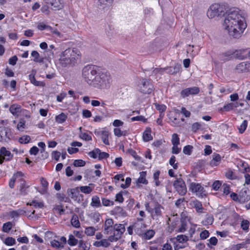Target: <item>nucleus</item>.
I'll use <instances>...</instances> for the list:
<instances>
[{"instance_id": "1", "label": "nucleus", "mask_w": 250, "mask_h": 250, "mask_svg": "<svg viewBox=\"0 0 250 250\" xmlns=\"http://www.w3.org/2000/svg\"><path fill=\"white\" fill-rule=\"evenodd\" d=\"M82 76L88 84L98 89L105 88L110 84L109 74L96 65L85 66L82 70Z\"/></svg>"}, {"instance_id": "2", "label": "nucleus", "mask_w": 250, "mask_h": 250, "mask_svg": "<svg viewBox=\"0 0 250 250\" xmlns=\"http://www.w3.org/2000/svg\"><path fill=\"white\" fill-rule=\"evenodd\" d=\"M223 26L230 36L238 39L241 37L247 24L244 18L237 10L231 11L226 17Z\"/></svg>"}, {"instance_id": "3", "label": "nucleus", "mask_w": 250, "mask_h": 250, "mask_svg": "<svg viewBox=\"0 0 250 250\" xmlns=\"http://www.w3.org/2000/svg\"><path fill=\"white\" fill-rule=\"evenodd\" d=\"M81 57V52L77 48H68L59 55L57 65L62 68L74 66Z\"/></svg>"}, {"instance_id": "4", "label": "nucleus", "mask_w": 250, "mask_h": 250, "mask_svg": "<svg viewBox=\"0 0 250 250\" xmlns=\"http://www.w3.org/2000/svg\"><path fill=\"white\" fill-rule=\"evenodd\" d=\"M173 186L177 192L182 196L185 195L187 192V188L184 181L181 178H177L174 182Z\"/></svg>"}, {"instance_id": "5", "label": "nucleus", "mask_w": 250, "mask_h": 250, "mask_svg": "<svg viewBox=\"0 0 250 250\" xmlns=\"http://www.w3.org/2000/svg\"><path fill=\"white\" fill-rule=\"evenodd\" d=\"M139 90L144 94H150L153 90V85L147 80L143 79L139 85Z\"/></svg>"}, {"instance_id": "6", "label": "nucleus", "mask_w": 250, "mask_h": 250, "mask_svg": "<svg viewBox=\"0 0 250 250\" xmlns=\"http://www.w3.org/2000/svg\"><path fill=\"white\" fill-rule=\"evenodd\" d=\"M173 240H175L177 242L182 244V245H176L174 246L175 250H178L180 249H184L187 246V242L189 240V237L183 234L178 235L176 237L173 238Z\"/></svg>"}, {"instance_id": "7", "label": "nucleus", "mask_w": 250, "mask_h": 250, "mask_svg": "<svg viewBox=\"0 0 250 250\" xmlns=\"http://www.w3.org/2000/svg\"><path fill=\"white\" fill-rule=\"evenodd\" d=\"M222 8L218 4L211 5L207 12V16L209 19H213L221 15Z\"/></svg>"}, {"instance_id": "8", "label": "nucleus", "mask_w": 250, "mask_h": 250, "mask_svg": "<svg viewBox=\"0 0 250 250\" xmlns=\"http://www.w3.org/2000/svg\"><path fill=\"white\" fill-rule=\"evenodd\" d=\"M143 218H138L137 221L133 225V228L136 234L142 235L146 231V225L143 223Z\"/></svg>"}, {"instance_id": "9", "label": "nucleus", "mask_w": 250, "mask_h": 250, "mask_svg": "<svg viewBox=\"0 0 250 250\" xmlns=\"http://www.w3.org/2000/svg\"><path fill=\"white\" fill-rule=\"evenodd\" d=\"M230 55H232L233 56L239 60H243L250 57V49L246 48L236 50L232 54H229V56Z\"/></svg>"}, {"instance_id": "10", "label": "nucleus", "mask_w": 250, "mask_h": 250, "mask_svg": "<svg viewBox=\"0 0 250 250\" xmlns=\"http://www.w3.org/2000/svg\"><path fill=\"white\" fill-rule=\"evenodd\" d=\"M67 194L69 197L74 201L80 203L83 198V195L80 194L78 191V188H69L67 190Z\"/></svg>"}, {"instance_id": "11", "label": "nucleus", "mask_w": 250, "mask_h": 250, "mask_svg": "<svg viewBox=\"0 0 250 250\" xmlns=\"http://www.w3.org/2000/svg\"><path fill=\"white\" fill-rule=\"evenodd\" d=\"M13 158V154L5 147L2 146L0 148V164H2L4 161H11Z\"/></svg>"}, {"instance_id": "12", "label": "nucleus", "mask_w": 250, "mask_h": 250, "mask_svg": "<svg viewBox=\"0 0 250 250\" xmlns=\"http://www.w3.org/2000/svg\"><path fill=\"white\" fill-rule=\"evenodd\" d=\"M189 190L198 195L202 196L203 195H205V190L204 187L199 183H191L189 185Z\"/></svg>"}, {"instance_id": "13", "label": "nucleus", "mask_w": 250, "mask_h": 250, "mask_svg": "<svg viewBox=\"0 0 250 250\" xmlns=\"http://www.w3.org/2000/svg\"><path fill=\"white\" fill-rule=\"evenodd\" d=\"M199 92L200 89L198 87L193 86L182 90L180 92V95L182 98H185L189 95H197Z\"/></svg>"}, {"instance_id": "14", "label": "nucleus", "mask_w": 250, "mask_h": 250, "mask_svg": "<svg viewBox=\"0 0 250 250\" xmlns=\"http://www.w3.org/2000/svg\"><path fill=\"white\" fill-rule=\"evenodd\" d=\"M113 220L111 218L107 219L104 225V233L105 234H111L113 232V228L114 227Z\"/></svg>"}, {"instance_id": "15", "label": "nucleus", "mask_w": 250, "mask_h": 250, "mask_svg": "<svg viewBox=\"0 0 250 250\" xmlns=\"http://www.w3.org/2000/svg\"><path fill=\"white\" fill-rule=\"evenodd\" d=\"M46 3L52 6L51 9L53 10H59L63 7L62 0H48Z\"/></svg>"}, {"instance_id": "16", "label": "nucleus", "mask_w": 250, "mask_h": 250, "mask_svg": "<svg viewBox=\"0 0 250 250\" xmlns=\"http://www.w3.org/2000/svg\"><path fill=\"white\" fill-rule=\"evenodd\" d=\"M163 209V208L161 205L157 204L155 207L152 208V211L150 213L152 218L154 219H157L158 217L161 216L162 214Z\"/></svg>"}, {"instance_id": "17", "label": "nucleus", "mask_w": 250, "mask_h": 250, "mask_svg": "<svg viewBox=\"0 0 250 250\" xmlns=\"http://www.w3.org/2000/svg\"><path fill=\"white\" fill-rule=\"evenodd\" d=\"M125 229L124 225L121 224H116L114 225L113 232L118 238H121L122 234L125 231Z\"/></svg>"}, {"instance_id": "18", "label": "nucleus", "mask_w": 250, "mask_h": 250, "mask_svg": "<svg viewBox=\"0 0 250 250\" xmlns=\"http://www.w3.org/2000/svg\"><path fill=\"white\" fill-rule=\"evenodd\" d=\"M249 62H242L237 65L235 69L238 73L245 71H250V66L248 65Z\"/></svg>"}, {"instance_id": "19", "label": "nucleus", "mask_w": 250, "mask_h": 250, "mask_svg": "<svg viewBox=\"0 0 250 250\" xmlns=\"http://www.w3.org/2000/svg\"><path fill=\"white\" fill-rule=\"evenodd\" d=\"M10 112L15 116L18 117L22 111L21 106L18 104H13L9 108Z\"/></svg>"}, {"instance_id": "20", "label": "nucleus", "mask_w": 250, "mask_h": 250, "mask_svg": "<svg viewBox=\"0 0 250 250\" xmlns=\"http://www.w3.org/2000/svg\"><path fill=\"white\" fill-rule=\"evenodd\" d=\"M221 160V156L217 153H213L212 155V159L210 162V165L211 167H215L218 166Z\"/></svg>"}, {"instance_id": "21", "label": "nucleus", "mask_w": 250, "mask_h": 250, "mask_svg": "<svg viewBox=\"0 0 250 250\" xmlns=\"http://www.w3.org/2000/svg\"><path fill=\"white\" fill-rule=\"evenodd\" d=\"M93 245L96 247H103L104 248H107L110 245V243L107 239H103L100 241L95 242Z\"/></svg>"}, {"instance_id": "22", "label": "nucleus", "mask_w": 250, "mask_h": 250, "mask_svg": "<svg viewBox=\"0 0 250 250\" xmlns=\"http://www.w3.org/2000/svg\"><path fill=\"white\" fill-rule=\"evenodd\" d=\"M90 206L95 208H100L102 206L100 198L97 196H94L92 197Z\"/></svg>"}, {"instance_id": "23", "label": "nucleus", "mask_w": 250, "mask_h": 250, "mask_svg": "<svg viewBox=\"0 0 250 250\" xmlns=\"http://www.w3.org/2000/svg\"><path fill=\"white\" fill-rule=\"evenodd\" d=\"M109 135V132L106 130H103L100 133V136L103 142L106 145H109V142L108 141Z\"/></svg>"}, {"instance_id": "24", "label": "nucleus", "mask_w": 250, "mask_h": 250, "mask_svg": "<svg viewBox=\"0 0 250 250\" xmlns=\"http://www.w3.org/2000/svg\"><path fill=\"white\" fill-rule=\"evenodd\" d=\"M151 129L150 128H147L143 133V138L145 142H148L152 140L153 138L151 135Z\"/></svg>"}, {"instance_id": "25", "label": "nucleus", "mask_w": 250, "mask_h": 250, "mask_svg": "<svg viewBox=\"0 0 250 250\" xmlns=\"http://www.w3.org/2000/svg\"><path fill=\"white\" fill-rule=\"evenodd\" d=\"M214 221V218L212 215L207 214L206 218L202 221V224L203 225L207 226L212 224Z\"/></svg>"}, {"instance_id": "26", "label": "nucleus", "mask_w": 250, "mask_h": 250, "mask_svg": "<svg viewBox=\"0 0 250 250\" xmlns=\"http://www.w3.org/2000/svg\"><path fill=\"white\" fill-rule=\"evenodd\" d=\"M71 224L72 226L76 228L80 227V223L79 220L78 216L76 214H73L71 219Z\"/></svg>"}, {"instance_id": "27", "label": "nucleus", "mask_w": 250, "mask_h": 250, "mask_svg": "<svg viewBox=\"0 0 250 250\" xmlns=\"http://www.w3.org/2000/svg\"><path fill=\"white\" fill-rule=\"evenodd\" d=\"M31 56L34 58L33 61L35 62L42 63L43 62V58L40 57L39 53L36 51H33L31 52Z\"/></svg>"}, {"instance_id": "28", "label": "nucleus", "mask_w": 250, "mask_h": 250, "mask_svg": "<svg viewBox=\"0 0 250 250\" xmlns=\"http://www.w3.org/2000/svg\"><path fill=\"white\" fill-rule=\"evenodd\" d=\"M89 186H94V184L91 183L89 184L88 186H81L79 188L80 190L82 192H83L85 194H89L92 191L93 189V188L90 187Z\"/></svg>"}, {"instance_id": "29", "label": "nucleus", "mask_w": 250, "mask_h": 250, "mask_svg": "<svg viewBox=\"0 0 250 250\" xmlns=\"http://www.w3.org/2000/svg\"><path fill=\"white\" fill-rule=\"evenodd\" d=\"M67 118L66 115H65L64 113H62L61 114L57 115L55 117L56 122L58 124H62L65 122Z\"/></svg>"}, {"instance_id": "30", "label": "nucleus", "mask_w": 250, "mask_h": 250, "mask_svg": "<svg viewBox=\"0 0 250 250\" xmlns=\"http://www.w3.org/2000/svg\"><path fill=\"white\" fill-rule=\"evenodd\" d=\"M146 172L142 171L140 173V177L137 180V183L146 185L148 183L146 179Z\"/></svg>"}, {"instance_id": "31", "label": "nucleus", "mask_w": 250, "mask_h": 250, "mask_svg": "<svg viewBox=\"0 0 250 250\" xmlns=\"http://www.w3.org/2000/svg\"><path fill=\"white\" fill-rule=\"evenodd\" d=\"M193 205L197 212L201 213L203 212V208L200 202L197 200L194 201H193Z\"/></svg>"}, {"instance_id": "32", "label": "nucleus", "mask_w": 250, "mask_h": 250, "mask_svg": "<svg viewBox=\"0 0 250 250\" xmlns=\"http://www.w3.org/2000/svg\"><path fill=\"white\" fill-rule=\"evenodd\" d=\"M8 138L7 129L5 128H0V142L5 141Z\"/></svg>"}, {"instance_id": "33", "label": "nucleus", "mask_w": 250, "mask_h": 250, "mask_svg": "<svg viewBox=\"0 0 250 250\" xmlns=\"http://www.w3.org/2000/svg\"><path fill=\"white\" fill-rule=\"evenodd\" d=\"M221 190L225 195H228L230 192V186L227 184H224L221 187Z\"/></svg>"}, {"instance_id": "34", "label": "nucleus", "mask_w": 250, "mask_h": 250, "mask_svg": "<svg viewBox=\"0 0 250 250\" xmlns=\"http://www.w3.org/2000/svg\"><path fill=\"white\" fill-rule=\"evenodd\" d=\"M90 218L91 220L94 223H96L99 222L101 219V215L98 212H95L91 214Z\"/></svg>"}, {"instance_id": "35", "label": "nucleus", "mask_w": 250, "mask_h": 250, "mask_svg": "<svg viewBox=\"0 0 250 250\" xmlns=\"http://www.w3.org/2000/svg\"><path fill=\"white\" fill-rule=\"evenodd\" d=\"M78 243V241L76 239L74 236L72 234L69 235V239L68 240V244L71 246H76Z\"/></svg>"}, {"instance_id": "36", "label": "nucleus", "mask_w": 250, "mask_h": 250, "mask_svg": "<svg viewBox=\"0 0 250 250\" xmlns=\"http://www.w3.org/2000/svg\"><path fill=\"white\" fill-rule=\"evenodd\" d=\"M79 248L80 250H89L90 246L88 244H86L83 241L80 240L79 242Z\"/></svg>"}, {"instance_id": "37", "label": "nucleus", "mask_w": 250, "mask_h": 250, "mask_svg": "<svg viewBox=\"0 0 250 250\" xmlns=\"http://www.w3.org/2000/svg\"><path fill=\"white\" fill-rule=\"evenodd\" d=\"M96 231V229L93 227H88L85 229V233L87 236H93Z\"/></svg>"}, {"instance_id": "38", "label": "nucleus", "mask_w": 250, "mask_h": 250, "mask_svg": "<svg viewBox=\"0 0 250 250\" xmlns=\"http://www.w3.org/2000/svg\"><path fill=\"white\" fill-rule=\"evenodd\" d=\"M100 152V149L99 148H95L93 150L88 152V155L94 159L97 158L99 156V153Z\"/></svg>"}, {"instance_id": "39", "label": "nucleus", "mask_w": 250, "mask_h": 250, "mask_svg": "<svg viewBox=\"0 0 250 250\" xmlns=\"http://www.w3.org/2000/svg\"><path fill=\"white\" fill-rule=\"evenodd\" d=\"M79 136L82 139L86 141H89L92 140L91 136L89 134L85 132H81Z\"/></svg>"}, {"instance_id": "40", "label": "nucleus", "mask_w": 250, "mask_h": 250, "mask_svg": "<svg viewBox=\"0 0 250 250\" xmlns=\"http://www.w3.org/2000/svg\"><path fill=\"white\" fill-rule=\"evenodd\" d=\"M171 143L172 145H179L180 144V139L176 133H174L172 135Z\"/></svg>"}, {"instance_id": "41", "label": "nucleus", "mask_w": 250, "mask_h": 250, "mask_svg": "<svg viewBox=\"0 0 250 250\" xmlns=\"http://www.w3.org/2000/svg\"><path fill=\"white\" fill-rule=\"evenodd\" d=\"M4 243L7 246H13L16 244V240L14 238L9 237L5 239Z\"/></svg>"}, {"instance_id": "42", "label": "nucleus", "mask_w": 250, "mask_h": 250, "mask_svg": "<svg viewBox=\"0 0 250 250\" xmlns=\"http://www.w3.org/2000/svg\"><path fill=\"white\" fill-rule=\"evenodd\" d=\"M98 1L100 5L103 8L110 5L113 2V0H98Z\"/></svg>"}, {"instance_id": "43", "label": "nucleus", "mask_w": 250, "mask_h": 250, "mask_svg": "<svg viewBox=\"0 0 250 250\" xmlns=\"http://www.w3.org/2000/svg\"><path fill=\"white\" fill-rule=\"evenodd\" d=\"M12 227V224L10 222H8L7 223H4L2 227V230L5 232H9L11 229Z\"/></svg>"}, {"instance_id": "44", "label": "nucleus", "mask_w": 250, "mask_h": 250, "mask_svg": "<svg viewBox=\"0 0 250 250\" xmlns=\"http://www.w3.org/2000/svg\"><path fill=\"white\" fill-rule=\"evenodd\" d=\"M202 126V125L200 123H194L191 125V131H193V132H196L201 128Z\"/></svg>"}, {"instance_id": "45", "label": "nucleus", "mask_w": 250, "mask_h": 250, "mask_svg": "<svg viewBox=\"0 0 250 250\" xmlns=\"http://www.w3.org/2000/svg\"><path fill=\"white\" fill-rule=\"evenodd\" d=\"M126 193L125 191H121L119 193H117L116 195V200L115 201L117 202H118L119 203H123L124 202V198H123V194H125Z\"/></svg>"}, {"instance_id": "46", "label": "nucleus", "mask_w": 250, "mask_h": 250, "mask_svg": "<svg viewBox=\"0 0 250 250\" xmlns=\"http://www.w3.org/2000/svg\"><path fill=\"white\" fill-rule=\"evenodd\" d=\"M225 175L227 179H230V180L235 179L237 177L232 172V171L230 169L228 170L226 172Z\"/></svg>"}, {"instance_id": "47", "label": "nucleus", "mask_w": 250, "mask_h": 250, "mask_svg": "<svg viewBox=\"0 0 250 250\" xmlns=\"http://www.w3.org/2000/svg\"><path fill=\"white\" fill-rule=\"evenodd\" d=\"M155 232L153 230H148L144 233V237L146 239H150L154 235Z\"/></svg>"}, {"instance_id": "48", "label": "nucleus", "mask_w": 250, "mask_h": 250, "mask_svg": "<svg viewBox=\"0 0 250 250\" xmlns=\"http://www.w3.org/2000/svg\"><path fill=\"white\" fill-rule=\"evenodd\" d=\"M248 125V122L247 120H244L242 124L238 127L239 132L240 133H243L246 130Z\"/></svg>"}, {"instance_id": "49", "label": "nucleus", "mask_w": 250, "mask_h": 250, "mask_svg": "<svg viewBox=\"0 0 250 250\" xmlns=\"http://www.w3.org/2000/svg\"><path fill=\"white\" fill-rule=\"evenodd\" d=\"M102 202L103 205L105 207L113 206L114 205L113 201L104 198L102 199Z\"/></svg>"}, {"instance_id": "50", "label": "nucleus", "mask_w": 250, "mask_h": 250, "mask_svg": "<svg viewBox=\"0 0 250 250\" xmlns=\"http://www.w3.org/2000/svg\"><path fill=\"white\" fill-rule=\"evenodd\" d=\"M30 137L29 136L25 135L20 138L19 142L21 144H27L30 142Z\"/></svg>"}, {"instance_id": "51", "label": "nucleus", "mask_w": 250, "mask_h": 250, "mask_svg": "<svg viewBox=\"0 0 250 250\" xmlns=\"http://www.w3.org/2000/svg\"><path fill=\"white\" fill-rule=\"evenodd\" d=\"M176 161V158L174 156L172 155L169 161V164L172 166L173 168L175 169H176L178 168V164L175 163Z\"/></svg>"}, {"instance_id": "52", "label": "nucleus", "mask_w": 250, "mask_h": 250, "mask_svg": "<svg viewBox=\"0 0 250 250\" xmlns=\"http://www.w3.org/2000/svg\"><path fill=\"white\" fill-rule=\"evenodd\" d=\"M30 206H33L36 208H42L43 207V203L42 202H38L36 200H33L29 204Z\"/></svg>"}, {"instance_id": "53", "label": "nucleus", "mask_w": 250, "mask_h": 250, "mask_svg": "<svg viewBox=\"0 0 250 250\" xmlns=\"http://www.w3.org/2000/svg\"><path fill=\"white\" fill-rule=\"evenodd\" d=\"M156 109L160 112H164L166 109V106L164 104H160L157 103L154 104Z\"/></svg>"}, {"instance_id": "54", "label": "nucleus", "mask_w": 250, "mask_h": 250, "mask_svg": "<svg viewBox=\"0 0 250 250\" xmlns=\"http://www.w3.org/2000/svg\"><path fill=\"white\" fill-rule=\"evenodd\" d=\"M167 68H154L152 71L151 75H156L157 74H162L167 69Z\"/></svg>"}, {"instance_id": "55", "label": "nucleus", "mask_w": 250, "mask_h": 250, "mask_svg": "<svg viewBox=\"0 0 250 250\" xmlns=\"http://www.w3.org/2000/svg\"><path fill=\"white\" fill-rule=\"evenodd\" d=\"M114 211L119 215H124L126 213L123 208L120 207H116L114 209Z\"/></svg>"}, {"instance_id": "56", "label": "nucleus", "mask_w": 250, "mask_h": 250, "mask_svg": "<svg viewBox=\"0 0 250 250\" xmlns=\"http://www.w3.org/2000/svg\"><path fill=\"white\" fill-rule=\"evenodd\" d=\"M193 146L190 145L185 146L183 148V153L187 155H190L191 153Z\"/></svg>"}, {"instance_id": "57", "label": "nucleus", "mask_w": 250, "mask_h": 250, "mask_svg": "<svg viewBox=\"0 0 250 250\" xmlns=\"http://www.w3.org/2000/svg\"><path fill=\"white\" fill-rule=\"evenodd\" d=\"M85 165V161L82 160H76L73 162V165L76 167H83Z\"/></svg>"}, {"instance_id": "58", "label": "nucleus", "mask_w": 250, "mask_h": 250, "mask_svg": "<svg viewBox=\"0 0 250 250\" xmlns=\"http://www.w3.org/2000/svg\"><path fill=\"white\" fill-rule=\"evenodd\" d=\"M250 223L247 220H243L241 224V228L244 230H247L249 229Z\"/></svg>"}, {"instance_id": "59", "label": "nucleus", "mask_w": 250, "mask_h": 250, "mask_svg": "<svg viewBox=\"0 0 250 250\" xmlns=\"http://www.w3.org/2000/svg\"><path fill=\"white\" fill-rule=\"evenodd\" d=\"M131 179L130 177H127L125 180V183L122 184L121 187L123 188H126L129 187L131 184Z\"/></svg>"}, {"instance_id": "60", "label": "nucleus", "mask_w": 250, "mask_h": 250, "mask_svg": "<svg viewBox=\"0 0 250 250\" xmlns=\"http://www.w3.org/2000/svg\"><path fill=\"white\" fill-rule=\"evenodd\" d=\"M221 186V183L219 181H215L212 185V188L215 191L218 190Z\"/></svg>"}, {"instance_id": "61", "label": "nucleus", "mask_w": 250, "mask_h": 250, "mask_svg": "<svg viewBox=\"0 0 250 250\" xmlns=\"http://www.w3.org/2000/svg\"><path fill=\"white\" fill-rule=\"evenodd\" d=\"M114 134L116 136L118 137H120L123 135H125V134L123 133V132L121 131V129L119 128H115L113 130Z\"/></svg>"}, {"instance_id": "62", "label": "nucleus", "mask_w": 250, "mask_h": 250, "mask_svg": "<svg viewBox=\"0 0 250 250\" xmlns=\"http://www.w3.org/2000/svg\"><path fill=\"white\" fill-rule=\"evenodd\" d=\"M25 121L24 120H21L17 125V129L19 130L22 131L24 128Z\"/></svg>"}, {"instance_id": "63", "label": "nucleus", "mask_w": 250, "mask_h": 250, "mask_svg": "<svg viewBox=\"0 0 250 250\" xmlns=\"http://www.w3.org/2000/svg\"><path fill=\"white\" fill-rule=\"evenodd\" d=\"M187 230V224L186 223L182 222L181 226L177 230L178 232L183 233Z\"/></svg>"}, {"instance_id": "64", "label": "nucleus", "mask_w": 250, "mask_h": 250, "mask_svg": "<svg viewBox=\"0 0 250 250\" xmlns=\"http://www.w3.org/2000/svg\"><path fill=\"white\" fill-rule=\"evenodd\" d=\"M209 232L207 230L202 231L200 234L201 239H206L209 236Z\"/></svg>"}]
</instances>
